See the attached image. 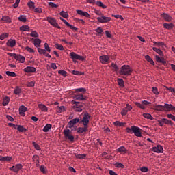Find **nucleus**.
<instances>
[{"label":"nucleus","mask_w":175,"mask_h":175,"mask_svg":"<svg viewBox=\"0 0 175 175\" xmlns=\"http://www.w3.org/2000/svg\"><path fill=\"white\" fill-rule=\"evenodd\" d=\"M72 98L74 100L71 101L72 105H79L80 103L78 101L87 100V96L83 94L75 93Z\"/></svg>","instance_id":"nucleus-1"},{"label":"nucleus","mask_w":175,"mask_h":175,"mask_svg":"<svg viewBox=\"0 0 175 175\" xmlns=\"http://www.w3.org/2000/svg\"><path fill=\"white\" fill-rule=\"evenodd\" d=\"M131 74L132 69H131V67L128 65H123L119 71V75L121 76H131Z\"/></svg>","instance_id":"nucleus-2"},{"label":"nucleus","mask_w":175,"mask_h":175,"mask_svg":"<svg viewBox=\"0 0 175 175\" xmlns=\"http://www.w3.org/2000/svg\"><path fill=\"white\" fill-rule=\"evenodd\" d=\"M90 120H91V115L88 111L83 113V117L81 120H79V124H82L85 126H88V124H90Z\"/></svg>","instance_id":"nucleus-3"},{"label":"nucleus","mask_w":175,"mask_h":175,"mask_svg":"<svg viewBox=\"0 0 175 175\" xmlns=\"http://www.w3.org/2000/svg\"><path fill=\"white\" fill-rule=\"evenodd\" d=\"M70 56L72 59L74 64H77V61H84L85 59L84 57L81 56L80 55H78L75 52H71L70 53Z\"/></svg>","instance_id":"nucleus-4"},{"label":"nucleus","mask_w":175,"mask_h":175,"mask_svg":"<svg viewBox=\"0 0 175 175\" xmlns=\"http://www.w3.org/2000/svg\"><path fill=\"white\" fill-rule=\"evenodd\" d=\"M65 139H67L70 142H75V136L72 135V132L70 129H64L63 131Z\"/></svg>","instance_id":"nucleus-5"},{"label":"nucleus","mask_w":175,"mask_h":175,"mask_svg":"<svg viewBox=\"0 0 175 175\" xmlns=\"http://www.w3.org/2000/svg\"><path fill=\"white\" fill-rule=\"evenodd\" d=\"M46 21L51 24L53 27H55V28H58V29H61V27L58 25V23H57V21L54 18L51 17H47Z\"/></svg>","instance_id":"nucleus-6"},{"label":"nucleus","mask_w":175,"mask_h":175,"mask_svg":"<svg viewBox=\"0 0 175 175\" xmlns=\"http://www.w3.org/2000/svg\"><path fill=\"white\" fill-rule=\"evenodd\" d=\"M135 105L137 106V107H139V109H142V110H146V107H144V105L147 106L148 105H151V103L147 100H143L142 104H140V103L135 102Z\"/></svg>","instance_id":"nucleus-7"},{"label":"nucleus","mask_w":175,"mask_h":175,"mask_svg":"<svg viewBox=\"0 0 175 175\" xmlns=\"http://www.w3.org/2000/svg\"><path fill=\"white\" fill-rule=\"evenodd\" d=\"M72 109H75V111H77L78 113H81L83 111V107H84V103H79V104H74Z\"/></svg>","instance_id":"nucleus-8"},{"label":"nucleus","mask_w":175,"mask_h":175,"mask_svg":"<svg viewBox=\"0 0 175 175\" xmlns=\"http://www.w3.org/2000/svg\"><path fill=\"white\" fill-rule=\"evenodd\" d=\"M97 20L98 23L105 24V23H109L111 20V18L101 15V16L97 18Z\"/></svg>","instance_id":"nucleus-9"},{"label":"nucleus","mask_w":175,"mask_h":175,"mask_svg":"<svg viewBox=\"0 0 175 175\" xmlns=\"http://www.w3.org/2000/svg\"><path fill=\"white\" fill-rule=\"evenodd\" d=\"M79 122H80V119L75 118L68 122L67 126L68 128H73V126L76 125V124H79Z\"/></svg>","instance_id":"nucleus-10"},{"label":"nucleus","mask_w":175,"mask_h":175,"mask_svg":"<svg viewBox=\"0 0 175 175\" xmlns=\"http://www.w3.org/2000/svg\"><path fill=\"white\" fill-rule=\"evenodd\" d=\"M23 169V165L21 164H16L11 167H10V170L11 172H14V173H18L20 170Z\"/></svg>","instance_id":"nucleus-11"},{"label":"nucleus","mask_w":175,"mask_h":175,"mask_svg":"<svg viewBox=\"0 0 175 175\" xmlns=\"http://www.w3.org/2000/svg\"><path fill=\"white\" fill-rule=\"evenodd\" d=\"M142 129L136 126H133V132L137 137H142Z\"/></svg>","instance_id":"nucleus-12"},{"label":"nucleus","mask_w":175,"mask_h":175,"mask_svg":"<svg viewBox=\"0 0 175 175\" xmlns=\"http://www.w3.org/2000/svg\"><path fill=\"white\" fill-rule=\"evenodd\" d=\"M174 111L175 112V107L173 106L172 104H167L165 103L164 104V111Z\"/></svg>","instance_id":"nucleus-13"},{"label":"nucleus","mask_w":175,"mask_h":175,"mask_svg":"<svg viewBox=\"0 0 175 175\" xmlns=\"http://www.w3.org/2000/svg\"><path fill=\"white\" fill-rule=\"evenodd\" d=\"M131 110H132V106L129 104H126V107L123 108L121 111L122 116H126V114H128V111H131Z\"/></svg>","instance_id":"nucleus-14"},{"label":"nucleus","mask_w":175,"mask_h":175,"mask_svg":"<svg viewBox=\"0 0 175 175\" xmlns=\"http://www.w3.org/2000/svg\"><path fill=\"white\" fill-rule=\"evenodd\" d=\"M152 150L154 152H157V154L163 152V148L161 145H157V146L152 148Z\"/></svg>","instance_id":"nucleus-15"},{"label":"nucleus","mask_w":175,"mask_h":175,"mask_svg":"<svg viewBox=\"0 0 175 175\" xmlns=\"http://www.w3.org/2000/svg\"><path fill=\"white\" fill-rule=\"evenodd\" d=\"M100 62L101 64H107L110 61V57L109 55H101L99 57Z\"/></svg>","instance_id":"nucleus-16"},{"label":"nucleus","mask_w":175,"mask_h":175,"mask_svg":"<svg viewBox=\"0 0 175 175\" xmlns=\"http://www.w3.org/2000/svg\"><path fill=\"white\" fill-rule=\"evenodd\" d=\"M155 59L157 62L160 64H163V65H166V61L165 60V57L163 56H160L157 55H155Z\"/></svg>","instance_id":"nucleus-17"},{"label":"nucleus","mask_w":175,"mask_h":175,"mask_svg":"<svg viewBox=\"0 0 175 175\" xmlns=\"http://www.w3.org/2000/svg\"><path fill=\"white\" fill-rule=\"evenodd\" d=\"M24 72L26 73H35V72H36V68L33 66H27L24 68Z\"/></svg>","instance_id":"nucleus-18"},{"label":"nucleus","mask_w":175,"mask_h":175,"mask_svg":"<svg viewBox=\"0 0 175 175\" xmlns=\"http://www.w3.org/2000/svg\"><path fill=\"white\" fill-rule=\"evenodd\" d=\"M161 16L165 20V21H167L168 23H170L172 20H173V18L170 16L168 14L163 13L161 14Z\"/></svg>","instance_id":"nucleus-19"},{"label":"nucleus","mask_w":175,"mask_h":175,"mask_svg":"<svg viewBox=\"0 0 175 175\" xmlns=\"http://www.w3.org/2000/svg\"><path fill=\"white\" fill-rule=\"evenodd\" d=\"M77 14H79V16H83L84 17H88V18H90L91 17V15L88 14L87 12H83L81 10H77Z\"/></svg>","instance_id":"nucleus-20"},{"label":"nucleus","mask_w":175,"mask_h":175,"mask_svg":"<svg viewBox=\"0 0 175 175\" xmlns=\"http://www.w3.org/2000/svg\"><path fill=\"white\" fill-rule=\"evenodd\" d=\"M88 126L83 125V127H78L77 128V133H84L88 132Z\"/></svg>","instance_id":"nucleus-21"},{"label":"nucleus","mask_w":175,"mask_h":175,"mask_svg":"<svg viewBox=\"0 0 175 175\" xmlns=\"http://www.w3.org/2000/svg\"><path fill=\"white\" fill-rule=\"evenodd\" d=\"M14 59H16V61H20L21 64L25 62V57L21 55H14Z\"/></svg>","instance_id":"nucleus-22"},{"label":"nucleus","mask_w":175,"mask_h":175,"mask_svg":"<svg viewBox=\"0 0 175 175\" xmlns=\"http://www.w3.org/2000/svg\"><path fill=\"white\" fill-rule=\"evenodd\" d=\"M163 27V28H165V29L170 31L171 29H173L174 25L173 23H164Z\"/></svg>","instance_id":"nucleus-23"},{"label":"nucleus","mask_w":175,"mask_h":175,"mask_svg":"<svg viewBox=\"0 0 175 175\" xmlns=\"http://www.w3.org/2000/svg\"><path fill=\"white\" fill-rule=\"evenodd\" d=\"M7 46L8 47H14L16 46V40L10 39L7 42Z\"/></svg>","instance_id":"nucleus-24"},{"label":"nucleus","mask_w":175,"mask_h":175,"mask_svg":"<svg viewBox=\"0 0 175 175\" xmlns=\"http://www.w3.org/2000/svg\"><path fill=\"white\" fill-rule=\"evenodd\" d=\"M152 50H153V51H155V53L159 54V55H160V57H164L165 55H163V52L161 49H159L157 47H153Z\"/></svg>","instance_id":"nucleus-25"},{"label":"nucleus","mask_w":175,"mask_h":175,"mask_svg":"<svg viewBox=\"0 0 175 175\" xmlns=\"http://www.w3.org/2000/svg\"><path fill=\"white\" fill-rule=\"evenodd\" d=\"M154 110L157 111H165L164 105H157L154 107Z\"/></svg>","instance_id":"nucleus-26"},{"label":"nucleus","mask_w":175,"mask_h":175,"mask_svg":"<svg viewBox=\"0 0 175 175\" xmlns=\"http://www.w3.org/2000/svg\"><path fill=\"white\" fill-rule=\"evenodd\" d=\"M42 43V40L39 38L34 39L33 44L35 47H40V44Z\"/></svg>","instance_id":"nucleus-27"},{"label":"nucleus","mask_w":175,"mask_h":175,"mask_svg":"<svg viewBox=\"0 0 175 175\" xmlns=\"http://www.w3.org/2000/svg\"><path fill=\"white\" fill-rule=\"evenodd\" d=\"M12 157H1L0 161H3L4 162H10L12 161Z\"/></svg>","instance_id":"nucleus-28"},{"label":"nucleus","mask_w":175,"mask_h":175,"mask_svg":"<svg viewBox=\"0 0 175 175\" xmlns=\"http://www.w3.org/2000/svg\"><path fill=\"white\" fill-rule=\"evenodd\" d=\"M21 92H22L21 88H20L18 86H16L15 88V89L14 90V94L15 95H20V94H21Z\"/></svg>","instance_id":"nucleus-29"},{"label":"nucleus","mask_w":175,"mask_h":175,"mask_svg":"<svg viewBox=\"0 0 175 175\" xmlns=\"http://www.w3.org/2000/svg\"><path fill=\"white\" fill-rule=\"evenodd\" d=\"M53 125L50 124H46V126H44L42 131L43 132H49V131H50V129H51Z\"/></svg>","instance_id":"nucleus-30"},{"label":"nucleus","mask_w":175,"mask_h":175,"mask_svg":"<svg viewBox=\"0 0 175 175\" xmlns=\"http://www.w3.org/2000/svg\"><path fill=\"white\" fill-rule=\"evenodd\" d=\"M20 31H24L25 32H29V26L23 25L20 27Z\"/></svg>","instance_id":"nucleus-31"},{"label":"nucleus","mask_w":175,"mask_h":175,"mask_svg":"<svg viewBox=\"0 0 175 175\" xmlns=\"http://www.w3.org/2000/svg\"><path fill=\"white\" fill-rule=\"evenodd\" d=\"M1 21H4V23H12V19L10 18V17L8 16H4L1 18Z\"/></svg>","instance_id":"nucleus-32"},{"label":"nucleus","mask_w":175,"mask_h":175,"mask_svg":"<svg viewBox=\"0 0 175 175\" xmlns=\"http://www.w3.org/2000/svg\"><path fill=\"white\" fill-rule=\"evenodd\" d=\"M9 102H10V98L8 96L5 97L3 100V105L8 106V105H9Z\"/></svg>","instance_id":"nucleus-33"},{"label":"nucleus","mask_w":175,"mask_h":175,"mask_svg":"<svg viewBox=\"0 0 175 175\" xmlns=\"http://www.w3.org/2000/svg\"><path fill=\"white\" fill-rule=\"evenodd\" d=\"M118 85H120V87H122V88H124L125 87V83L124 82V79L121 78L118 79Z\"/></svg>","instance_id":"nucleus-34"},{"label":"nucleus","mask_w":175,"mask_h":175,"mask_svg":"<svg viewBox=\"0 0 175 175\" xmlns=\"http://www.w3.org/2000/svg\"><path fill=\"white\" fill-rule=\"evenodd\" d=\"M117 151H118V152H121V153L124 152L125 154V153H126L127 150H126V147L120 146V148H118L117 149Z\"/></svg>","instance_id":"nucleus-35"},{"label":"nucleus","mask_w":175,"mask_h":175,"mask_svg":"<svg viewBox=\"0 0 175 175\" xmlns=\"http://www.w3.org/2000/svg\"><path fill=\"white\" fill-rule=\"evenodd\" d=\"M154 46H157V47H163L165 45V42H153Z\"/></svg>","instance_id":"nucleus-36"},{"label":"nucleus","mask_w":175,"mask_h":175,"mask_svg":"<svg viewBox=\"0 0 175 175\" xmlns=\"http://www.w3.org/2000/svg\"><path fill=\"white\" fill-rule=\"evenodd\" d=\"M145 59H146V61H148V62H150L151 65H155L154 60H152V59L151 58V57H150V55L145 56Z\"/></svg>","instance_id":"nucleus-37"},{"label":"nucleus","mask_w":175,"mask_h":175,"mask_svg":"<svg viewBox=\"0 0 175 175\" xmlns=\"http://www.w3.org/2000/svg\"><path fill=\"white\" fill-rule=\"evenodd\" d=\"M38 107L39 109H40V110H42V111H47V107L43 104H40L38 105Z\"/></svg>","instance_id":"nucleus-38"},{"label":"nucleus","mask_w":175,"mask_h":175,"mask_svg":"<svg viewBox=\"0 0 175 175\" xmlns=\"http://www.w3.org/2000/svg\"><path fill=\"white\" fill-rule=\"evenodd\" d=\"M16 129L19 132H25L27 131V129L24 128V126L22 125H18Z\"/></svg>","instance_id":"nucleus-39"},{"label":"nucleus","mask_w":175,"mask_h":175,"mask_svg":"<svg viewBox=\"0 0 175 175\" xmlns=\"http://www.w3.org/2000/svg\"><path fill=\"white\" fill-rule=\"evenodd\" d=\"M143 117H144V118H147L148 120H154V117H152V116H151L150 113H143Z\"/></svg>","instance_id":"nucleus-40"},{"label":"nucleus","mask_w":175,"mask_h":175,"mask_svg":"<svg viewBox=\"0 0 175 175\" xmlns=\"http://www.w3.org/2000/svg\"><path fill=\"white\" fill-rule=\"evenodd\" d=\"M18 20H19V21H21L22 23H25L27 21V17L25 15H21L18 18Z\"/></svg>","instance_id":"nucleus-41"},{"label":"nucleus","mask_w":175,"mask_h":175,"mask_svg":"<svg viewBox=\"0 0 175 175\" xmlns=\"http://www.w3.org/2000/svg\"><path fill=\"white\" fill-rule=\"evenodd\" d=\"M5 75L11 77H16V76H17V75H16L14 72H10V71H6Z\"/></svg>","instance_id":"nucleus-42"},{"label":"nucleus","mask_w":175,"mask_h":175,"mask_svg":"<svg viewBox=\"0 0 175 175\" xmlns=\"http://www.w3.org/2000/svg\"><path fill=\"white\" fill-rule=\"evenodd\" d=\"M60 16H62V17H64V18H68V17H69V14H68V12L64 11H62L60 12Z\"/></svg>","instance_id":"nucleus-43"},{"label":"nucleus","mask_w":175,"mask_h":175,"mask_svg":"<svg viewBox=\"0 0 175 175\" xmlns=\"http://www.w3.org/2000/svg\"><path fill=\"white\" fill-rule=\"evenodd\" d=\"M157 122L159 126L161 127L163 126V125H165V118H162L161 120H157Z\"/></svg>","instance_id":"nucleus-44"},{"label":"nucleus","mask_w":175,"mask_h":175,"mask_svg":"<svg viewBox=\"0 0 175 175\" xmlns=\"http://www.w3.org/2000/svg\"><path fill=\"white\" fill-rule=\"evenodd\" d=\"M96 5H97V6H100V8H102L103 9H106L107 8L106 5H105V4H103V3L101 1H97Z\"/></svg>","instance_id":"nucleus-45"},{"label":"nucleus","mask_w":175,"mask_h":175,"mask_svg":"<svg viewBox=\"0 0 175 175\" xmlns=\"http://www.w3.org/2000/svg\"><path fill=\"white\" fill-rule=\"evenodd\" d=\"M111 66L113 68V70H114L115 72H118L119 68H118V66H117V64H116L114 63H111Z\"/></svg>","instance_id":"nucleus-46"},{"label":"nucleus","mask_w":175,"mask_h":175,"mask_svg":"<svg viewBox=\"0 0 175 175\" xmlns=\"http://www.w3.org/2000/svg\"><path fill=\"white\" fill-rule=\"evenodd\" d=\"M59 75H61L64 77H66V75H68V72L64 70H60L58 71Z\"/></svg>","instance_id":"nucleus-47"},{"label":"nucleus","mask_w":175,"mask_h":175,"mask_svg":"<svg viewBox=\"0 0 175 175\" xmlns=\"http://www.w3.org/2000/svg\"><path fill=\"white\" fill-rule=\"evenodd\" d=\"M30 36L32 38H39V34H38V32L36 31H31L30 33Z\"/></svg>","instance_id":"nucleus-48"},{"label":"nucleus","mask_w":175,"mask_h":175,"mask_svg":"<svg viewBox=\"0 0 175 175\" xmlns=\"http://www.w3.org/2000/svg\"><path fill=\"white\" fill-rule=\"evenodd\" d=\"M65 111V107L61 106L57 109V113H64Z\"/></svg>","instance_id":"nucleus-49"},{"label":"nucleus","mask_w":175,"mask_h":175,"mask_svg":"<svg viewBox=\"0 0 175 175\" xmlns=\"http://www.w3.org/2000/svg\"><path fill=\"white\" fill-rule=\"evenodd\" d=\"M164 123L165 125H173V122L167 120V118H164Z\"/></svg>","instance_id":"nucleus-50"},{"label":"nucleus","mask_w":175,"mask_h":175,"mask_svg":"<svg viewBox=\"0 0 175 175\" xmlns=\"http://www.w3.org/2000/svg\"><path fill=\"white\" fill-rule=\"evenodd\" d=\"M85 91H87V90L83 88L75 89V94H77V92H85Z\"/></svg>","instance_id":"nucleus-51"},{"label":"nucleus","mask_w":175,"mask_h":175,"mask_svg":"<svg viewBox=\"0 0 175 175\" xmlns=\"http://www.w3.org/2000/svg\"><path fill=\"white\" fill-rule=\"evenodd\" d=\"M27 5L30 9H35V3L33 1H29Z\"/></svg>","instance_id":"nucleus-52"},{"label":"nucleus","mask_w":175,"mask_h":175,"mask_svg":"<svg viewBox=\"0 0 175 175\" xmlns=\"http://www.w3.org/2000/svg\"><path fill=\"white\" fill-rule=\"evenodd\" d=\"M9 36V33H5L0 35V40H3L5 38H8Z\"/></svg>","instance_id":"nucleus-53"},{"label":"nucleus","mask_w":175,"mask_h":175,"mask_svg":"<svg viewBox=\"0 0 175 175\" xmlns=\"http://www.w3.org/2000/svg\"><path fill=\"white\" fill-rule=\"evenodd\" d=\"M32 144L37 151H40V146H39V144H36L35 142H33Z\"/></svg>","instance_id":"nucleus-54"},{"label":"nucleus","mask_w":175,"mask_h":175,"mask_svg":"<svg viewBox=\"0 0 175 175\" xmlns=\"http://www.w3.org/2000/svg\"><path fill=\"white\" fill-rule=\"evenodd\" d=\"M27 110H28V108H27L24 105H21L20 107H19V111H23V112H25L27 111Z\"/></svg>","instance_id":"nucleus-55"},{"label":"nucleus","mask_w":175,"mask_h":175,"mask_svg":"<svg viewBox=\"0 0 175 175\" xmlns=\"http://www.w3.org/2000/svg\"><path fill=\"white\" fill-rule=\"evenodd\" d=\"M115 166H116V167H119L120 169H124V164H122L121 163H118V162H116L115 163Z\"/></svg>","instance_id":"nucleus-56"},{"label":"nucleus","mask_w":175,"mask_h":175,"mask_svg":"<svg viewBox=\"0 0 175 175\" xmlns=\"http://www.w3.org/2000/svg\"><path fill=\"white\" fill-rule=\"evenodd\" d=\"M38 53H40V54H44V55H46V49H43L42 48H38Z\"/></svg>","instance_id":"nucleus-57"},{"label":"nucleus","mask_w":175,"mask_h":175,"mask_svg":"<svg viewBox=\"0 0 175 175\" xmlns=\"http://www.w3.org/2000/svg\"><path fill=\"white\" fill-rule=\"evenodd\" d=\"M113 125H115V126H122L124 125V123L120 122L119 121H116L113 122Z\"/></svg>","instance_id":"nucleus-58"},{"label":"nucleus","mask_w":175,"mask_h":175,"mask_svg":"<svg viewBox=\"0 0 175 175\" xmlns=\"http://www.w3.org/2000/svg\"><path fill=\"white\" fill-rule=\"evenodd\" d=\"M85 157H87V155H85V154H79L76 156V158H78L79 159H84Z\"/></svg>","instance_id":"nucleus-59"},{"label":"nucleus","mask_w":175,"mask_h":175,"mask_svg":"<svg viewBox=\"0 0 175 175\" xmlns=\"http://www.w3.org/2000/svg\"><path fill=\"white\" fill-rule=\"evenodd\" d=\"M55 48H56L57 50H61L62 51H64V46H62V45H61V44H55Z\"/></svg>","instance_id":"nucleus-60"},{"label":"nucleus","mask_w":175,"mask_h":175,"mask_svg":"<svg viewBox=\"0 0 175 175\" xmlns=\"http://www.w3.org/2000/svg\"><path fill=\"white\" fill-rule=\"evenodd\" d=\"M44 49L46 50V52L48 51V53H50L51 51V49H50V46H49V44L45 43L44 44Z\"/></svg>","instance_id":"nucleus-61"},{"label":"nucleus","mask_w":175,"mask_h":175,"mask_svg":"<svg viewBox=\"0 0 175 175\" xmlns=\"http://www.w3.org/2000/svg\"><path fill=\"white\" fill-rule=\"evenodd\" d=\"M96 32L97 33H98V35L102 34V32H103V29H102L101 27H98L96 29Z\"/></svg>","instance_id":"nucleus-62"},{"label":"nucleus","mask_w":175,"mask_h":175,"mask_svg":"<svg viewBox=\"0 0 175 175\" xmlns=\"http://www.w3.org/2000/svg\"><path fill=\"white\" fill-rule=\"evenodd\" d=\"M27 87L29 88H33V87H35V82L34 81H31L27 83Z\"/></svg>","instance_id":"nucleus-63"},{"label":"nucleus","mask_w":175,"mask_h":175,"mask_svg":"<svg viewBox=\"0 0 175 175\" xmlns=\"http://www.w3.org/2000/svg\"><path fill=\"white\" fill-rule=\"evenodd\" d=\"M167 118H170V120H172V121L175 122V116H174V115L167 114Z\"/></svg>","instance_id":"nucleus-64"}]
</instances>
